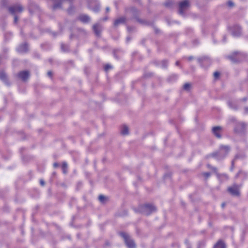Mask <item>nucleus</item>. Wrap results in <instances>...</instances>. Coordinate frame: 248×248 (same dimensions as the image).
Returning a JSON list of instances; mask_svg holds the SVG:
<instances>
[{
    "mask_svg": "<svg viewBox=\"0 0 248 248\" xmlns=\"http://www.w3.org/2000/svg\"><path fill=\"white\" fill-rule=\"evenodd\" d=\"M222 176L225 177L226 178H227V176L225 175H222Z\"/></svg>",
    "mask_w": 248,
    "mask_h": 248,
    "instance_id": "obj_40",
    "label": "nucleus"
},
{
    "mask_svg": "<svg viewBox=\"0 0 248 248\" xmlns=\"http://www.w3.org/2000/svg\"><path fill=\"white\" fill-rule=\"evenodd\" d=\"M54 167H56L58 166V164L57 163H54Z\"/></svg>",
    "mask_w": 248,
    "mask_h": 248,
    "instance_id": "obj_39",
    "label": "nucleus"
},
{
    "mask_svg": "<svg viewBox=\"0 0 248 248\" xmlns=\"http://www.w3.org/2000/svg\"><path fill=\"white\" fill-rule=\"evenodd\" d=\"M242 29L239 26H235L234 27L232 31V34L234 36H239L241 35Z\"/></svg>",
    "mask_w": 248,
    "mask_h": 248,
    "instance_id": "obj_7",
    "label": "nucleus"
},
{
    "mask_svg": "<svg viewBox=\"0 0 248 248\" xmlns=\"http://www.w3.org/2000/svg\"><path fill=\"white\" fill-rule=\"evenodd\" d=\"M67 164L66 162H63L62 164V168L64 170V168L67 169Z\"/></svg>",
    "mask_w": 248,
    "mask_h": 248,
    "instance_id": "obj_25",
    "label": "nucleus"
},
{
    "mask_svg": "<svg viewBox=\"0 0 248 248\" xmlns=\"http://www.w3.org/2000/svg\"><path fill=\"white\" fill-rule=\"evenodd\" d=\"M93 29L96 35L98 36L100 35L102 29L101 26L100 24H96L93 25Z\"/></svg>",
    "mask_w": 248,
    "mask_h": 248,
    "instance_id": "obj_8",
    "label": "nucleus"
},
{
    "mask_svg": "<svg viewBox=\"0 0 248 248\" xmlns=\"http://www.w3.org/2000/svg\"><path fill=\"white\" fill-rule=\"evenodd\" d=\"M18 77L22 80L25 81L29 77V73L27 71H22L18 74Z\"/></svg>",
    "mask_w": 248,
    "mask_h": 248,
    "instance_id": "obj_10",
    "label": "nucleus"
},
{
    "mask_svg": "<svg viewBox=\"0 0 248 248\" xmlns=\"http://www.w3.org/2000/svg\"><path fill=\"white\" fill-rule=\"evenodd\" d=\"M4 57L3 55H0V62L4 60Z\"/></svg>",
    "mask_w": 248,
    "mask_h": 248,
    "instance_id": "obj_29",
    "label": "nucleus"
},
{
    "mask_svg": "<svg viewBox=\"0 0 248 248\" xmlns=\"http://www.w3.org/2000/svg\"><path fill=\"white\" fill-rule=\"evenodd\" d=\"M112 68L111 65L110 64H107L105 65L104 69L106 72H108L109 69Z\"/></svg>",
    "mask_w": 248,
    "mask_h": 248,
    "instance_id": "obj_21",
    "label": "nucleus"
},
{
    "mask_svg": "<svg viewBox=\"0 0 248 248\" xmlns=\"http://www.w3.org/2000/svg\"><path fill=\"white\" fill-rule=\"evenodd\" d=\"M245 110H246V113H247V112H248V108H245Z\"/></svg>",
    "mask_w": 248,
    "mask_h": 248,
    "instance_id": "obj_38",
    "label": "nucleus"
},
{
    "mask_svg": "<svg viewBox=\"0 0 248 248\" xmlns=\"http://www.w3.org/2000/svg\"><path fill=\"white\" fill-rule=\"evenodd\" d=\"M106 12H108L109 11V7H107V8H106Z\"/></svg>",
    "mask_w": 248,
    "mask_h": 248,
    "instance_id": "obj_34",
    "label": "nucleus"
},
{
    "mask_svg": "<svg viewBox=\"0 0 248 248\" xmlns=\"http://www.w3.org/2000/svg\"><path fill=\"white\" fill-rule=\"evenodd\" d=\"M243 101H246L247 100V98L246 97H245L243 99Z\"/></svg>",
    "mask_w": 248,
    "mask_h": 248,
    "instance_id": "obj_37",
    "label": "nucleus"
},
{
    "mask_svg": "<svg viewBox=\"0 0 248 248\" xmlns=\"http://www.w3.org/2000/svg\"><path fill=\"white\" fill-rule=\"evenodd\" d=\"M40 184H41L42 186H44V185H45V182H44V181L43 180H41L40 181Z\"/></svg>",
    "mask_w": 248,
    "mask_h": 248,
    "instance_id": "obj_33",
    "label": "nucleus"
},
{
    "mask_svg": "<svg viewBox=\"0 0 248 248\" xmlns=\"http://www.w3.org/2000/svg\"><path fill=\"white\" fill-rule=\"evenodd\" d=\"M197 61L201 62V61H210V59L208 57H202L199 58Z\"/></svg>",
    "mask_w": 248,
    "mask_h": 248,
    "instance_id": "obj_20",
    "label": "nucleus"
},
{
    "mask_svg": "<svg viewBox=\"0 0 248 248\" xmlns=\"http://www.w3.org/2000/svg\"><path fill=\"white\" fill-rule=\"evenodd\" d=\"M61 49L63 52L68 51L69 50V47L67 45L64 44L61 45Z\"/></svg>",
    "mask_w": 248,
    "mask_h": 248,
    "instance_id": "obj_18",
    "label": "nucleus"
},
{
    "mask_svg": "<svg viewBox=\"0 0 248 248\" xmlns=\"http://www.w3.org/2000/svg\"><path fill=\"white\" fill-rule=\"evenodd\" d=\"M52 72L51 71H48L47 72V75H48V77H51L52 76Z\"/></svg>",
    "mask_w": 248,
    "mask_h": 248,
    "instance_id": "obj_32",
    "label": "nucleus"
},
{
    "mask_svg": "<svg viewBox=\"0 0 248 248\" xmlns=\"http://www.w3.org/2000/svg\"><path fill=\"white\" fill-rule=\"evenodd\" d=\"M62 170H63V173H65L66 172V171H67L66 168H64V170L62 169Z\"/></svg>",
    "mask_w": 248,
    "mask_h": 248,
    "instance_id": "obj_35",
    "label": "nucleus"
},
{
    "mask_svg": "<svg viewBox=\"0 0 248 248\" xmlns=\"http://www.w3.org/2000/svg\"><path fill=\"white\" fill-rule=\"evenodd\" d=\"M228 191L233 195H239V188L237 186H233L232 187H230L228 188Z\"/></svg>",
    "mask_w": 248,
    "mask_h": 248,
    "instance_id": "obj_9",
    "label": "nucleus"
},
{
    "mask_svg": "<svg viewBox=\"0 0 248 248\" xmlns=\"http://www.w3.org/2000/svg\"><path fill=\"white\" fill-rule=\"evenodd\" d=\"M213 132L214 135L217 138L221 137L220 133L221 132V127L219 126H216L213 128Z\"/></svg>",
    "mask_w": 248,
    "mask_h": 248,
    "instance_id": "obj_11",
    "label": "nucleus"
},
{
    "mask_svg": "<svg viewBox=\"0 0 248 248\" xmlns=\"http://www.w3.org/2000/svg\"><path fill=\"white\" fill-rule=\"evenodd\" d=\"M214 248H225L224 243L221 241H219L214 246Z\"/></svg>",
    "mask_w": 248,
    "mask_h": 248,
    "instance_id": "obj_15",
    "label": "nucleus"
},
{
    "mask_svg": "<svg viewBox=\"0 0 248 248\" xmlns=\"http://www.w3.org/2000/svg\"><path fill=\"white\" fill-rule=\"evenodd\" d=\"M130 40V38L129 37L127 38V40L128 41Z\"/></svg>",
    "mask_w": 248,
    "mask_h": 248,
    "instance_id": "obj_41",
    "label": "nucleus"
},
{
    "mask_svg": "<svg viewBox=\"0 0 248 248\" xmlns=\"http://www.w3.org/2000/svg\"><path fill=\"white\" fill-rule=\"evenodd\" d=\"M18 21V17L17 16H15V17H14V21L15 23H16Z\"/></svg>",
    "mask_w": 248,
    "mask_h": 248,
    "instance_id": "obj_31",
    "label": "nucleus"
},
{
    "mask_svg": "<svg viewBox=\"0 0 248 248\" xmlns=\"http://www.w3.org/2000/svg\"><path fill=\"white\" fill-rule=\"evenodd\" d=\"M90 7L92 9V10L94 12H98L100 10V6L99 5H97L95 7H92V4H90Z\"/></svg>",
    "mask_w": 248,
    "mask_h": 248,
    "instance_id": "obj_17",
    "label": "nucleus"
},
{
    "mask_svg": "<svg viewBox=\"0 0 248 248\" xmlns=\"http://www.w3.org/2000/svg\"><path fill=\"white\" fill-rule=\"evenodd\" d=\"M238 125H240L241 127V129H243L245 127V124L243 123H240L238 124Z\"/></svg>",
    "mask_w": 248,
    "mask_h": 248,
    "instance_id": "obj_27",
    "label": "nucleus"
},
{
    "mask_svg": "<svg viewBox=\"0 0 248 248\" xmlns=\"http://www.w3.org/2000/svg\"><path fill=\"white\" fill-rule=\"evenodd\" d=\"M79 19L84 23H87L90 21V17L86 15H82L79 16Z\"/></svg>",
    "mask_w": 248,
    "mask_h": 248,
    "instance_id": "obj_13",
    "label": "nucleus"
},
{
    "mask_svg": "<svg viewBox=\"0 0 248 248\" xmlns=\"http://www.w3.org/2000/svg\"><path fill=\"white\" fill-rule=\"evenodd\" d=\"M128 127L125 125L123 126L122 128V130H121L122 134L123 135H126L128 134Z\"/></svg>",
    "mask_w": 248,
    "mask_h": 248,
    "instance_id": "obj_16",
    "label": "nucleus"
},
{
    "mask_svg": "<svg viewBox=\"0 0 248 248\" xmlns=\"http://www.w3.org/2000/svg\"><path fill=\"white\" fill-rule=\"evenodd\" d=\"M190 86V84H189V83H186L184 85V89H185L186 90H188L189 89Z\"/></svg>",
    "mask_w": 248,
    "mask_h": 248,
    "instance_id": "obj_23",
    "label": "nucleus"
},
{
    "mask_svg": "<svg viewBox=\"0 0 248 248\" xmlns=\"http://www.w3.org/2000/svg\"><path fill=\"white\" fill-rule=\"evenodd\" d=\"M105 199L106 197L103 195H100L99 196V200L101 202H104Z\"/></svg>",
    "mask_w": 248,
    "mask_h": 248,
    "instance_id": "obj_22",
    "label": "nucleus"
},
{
    "mask_svg": "<svg viewBox=\"0 0 248 248\" xmlns=\"http://www.w3.org/2000/svg\"><path fill=\"white\" fill-rule=\"evenodd\" d=\"M224 205H225V204H224V203H223V204H222V206L223 207H224Z\"/></svg>",
    "mask_w": 248,
    "mask_h": 248,
    "instance_id": "obj_42",
    "label": "nucleus"
},
{
    "mask_svg": "<svg viewBox=\"0 0 248 248\" xmlns=\"http://www.w3.org/2000/svg\"><path fill=\"white\" fill-rule=\"evenodd\" d=\"M227 5L229 7H233L234 6V3H233V2L232 1H229L227 2Z\"/></svg>",
    "mask_w": 248,
    "mask_h": 248,
    "instance_id": "obj_24",
    "label": "nucleus"
},
{
    "mask_svg": "<svg viewBox=\"0 0 248 248\" xmlns=\"http://www.w3.org/2000/svg\"><path fill=\"white\" fill-rule=\"evenodd\" d=\"M189 6V1L188 0H184L181 2L179 6V13L180 15H183L184 11Z\"/></svg>",
    "mask_w": 248,
    "mask_h": 248,
    "instance_id": "obj_2",
    "label": "nucleus"
},
{
    "mask_svg": "<svg viewBox=\"0 0 248 248\" xmlns=\"http://www.w3.org/2000/svg\"><path fill=\"white\" fill-rule=\"evenodd\" d=\"M203 174L205 176V177H208L210 175V174L209 173H207V172L204 173Z\"/></svg>",
    "mask_w": 248,
    "mask_h": 248,
    "instance_id": "obj_30",
    "label": "nucleus"
},
{
    "mask_svg": "<svg viewBox=\"0 0 248 248\" xmlns=\"http://www.w3.org/2000/svg\"><path fill=\"white\" fill-rule=\"evenodd\" d=\"M214 76L215 78H217L219 76V72H215Z\"/></svg>",
    "mask_w": 248,
    "mask_h": 248,
    "instance_id": "obj_26",
    "label": "nucleus"
},
{
    "mask_svg": "<svg viewBox=\"0 0 248 248\" xmlns=\"http://www.w3.org/2000/svg\"><path fill=\"white\" fill-rule=\"evenodd\" d=\"M186 61H192V60H194V58L192 57H189L187 58V59L185 60Z\"/></svg>",
    "mask_w": 248,
    "mask_h": 248,
    "instance_id": "obj_28",
    "label": "nucleus"
},
{
    "mask_svg": "<svg viewBox=\"0 0 248 248\" xmlns=\"http://www.w3.org/2000/svg\"><path fill=\"white\" fill-rule=\"evenodd\" d=\"M16 49L17 51L19 53H25L29 50L28 45L26 43L21 44L18 46Z\"/></svg>",
    "mask_w": 248,
    "mask_h": 248,
    "instance_id": "obj_6",
    "label": "nucleus"
},
{
    "mask_svg": "<svg viewBox=\"0 0 248 248\" xmlns=\"http://www.w3.org/2000/svg\"><path fill=\"white\" fill-rule=\"evenodd\" d=\"M23 10V7L20 4H16L9 8V11L12 14H15L16 13H21Z\"/></svg>",
    "mask_w": 248,
    "mask_h": 248,
    "instance_id": "obj_4",
    "label": "nucleus"
},
{
    "mask_svg": "<svg viewBox=\"0 0 248 248\" xmlns=\"http://www.w3.org/2000/svg\"><path fill=\"white\" fill-rule=\"evenodd\" d=\"M165 5H166V6H170V4L168 3H165Z\"/></svg>",
    "mask_w": 248,
    "mask_h": 248,
    "instance_id": "obj_36",
    "label": "nucleus"
},
{
    "mask_svg": "<svg viewBox=\"0 0 248 248\" xmlns=\"http://www.w3.org/2000/svg\"><path fill=\"white\" fill-rule=\"evenodd\" d=\"M246 54H242L238 52H234L232 55L229 56L230 61H240L241 60V57H246Z\"/></svg>",
    "mask_w": 248,
    "mask_h": 248,
    "instance_id": "obj_5",
    "label": "nucleus"
},
{
    "mask_svg": "<svg viewBox=\"0 0 248 248\" xmlns=\"http://www.w3.org/2000/svg\"><path fill=\"white\" fill-rule=\"evenodd\" d=\"M229 150V147L227 146H222L220 147L219 154H226Z\"/></svg>",
    "mask_w": 248,
    "mask_h": 248,
    "instance_id": "obj_14",
    "label": "nucleus"
},
{
    "mask_svg": "<svg viewBox=\"0 0 248 248\" xmlns=\"http://www.w3.org/2000/svg\"><path fill=\"white\" fill-rule=\"evenodd\" d=\"M155 210V208L152 205L146 204L142 206L141 212L145 214L149 215Z\"/></svg>",
    "mask_w": 248,
    "mask_h": 248,
    "instance_id": "obj_3",
    "label": "nucleus"
},
{
    "mask_svg": "<svg viewBox=\"0 0 248 248\" xmlns=\"http://www.w3.org/2000/svg\"><path fill=\"white\" fill-rule=\"evenodd\" d=\"M126 18L125 17L122 16L117 19H116L114 22V25L115 26H117L120 24H124L125 22Z\"/></svg>",
    "mask_w": 248,
    "mask_h": 248,
    "instance_id": "obj_12",
    "label": "nucleus"
},
{
    "mask_svg": "<svg viewBox=\"0 0 248 248\" xmlns=\"http://www.w3.org/2000/svg\"><path fill=\"white\" fill-rule=\"evenodd\" d=\"M228 106L229 107L232 109H235L236 107H235V103L233 101H229L228 102Z\"/></svg>",
    "mask_w": 248,
    "mask_h": 248,
    "instance_id": "obj_19",
    "label": "nucleus"
},
{
    "mask_svg": "<svg viewBox=\"0 0 248 248\" xmlns=\"http://www.w3.org/2000/svg\"><path fill=\"white\" fill-rule=\"evenodd\" d=\"M120 235L124 238L125 241V243L128 248H134L135 247L134 242L131 240L128 236V235L124 233L121 232Z\"/></svg>",
    "mask_w": 248,
    "mask_h": 248,
    "instance_id": "obj_1",
    "label": "nucleus"
}]
</instances>
